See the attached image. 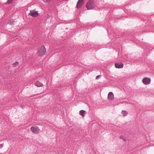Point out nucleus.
<instances>
[{"instance_id":"dca6fc26","label":"nucleus","mask_w":154,"mask_h":154,"mask_svg":"<svg viewBox=\"0 0 154 154\" xmlns=\"http://www.w3.org/2000/svg\"><path fill=\"white\" fill-rule=\"evenodd\" d=\"M100 77V75H98V76H97L96 77V79H98Z\"/></svg>"},{"instance_id":"20e7f679","label":"nucleus","mask_w":154,"mask_h":154,"mask_svg":"<svg viewBox=\"0 0 154 154\" xmlns=\"http://www.w3.org/2000/svg\"><path fill=\"white\" fill-rule=\"evenodd\" d=\"M29 14L33 17H36L38 16V13L35 10H31L30 11Z\"/></svg>"},{"instance_id":"7ed1b4c3","label":"nucleus","mask_w":154,"mask_h":154,"mask_svg":"<svg viewBox=\"0 0 154 154\" xmlns=\"http://www.w3.org/2000/svg\"><path fill=\"white\" fill-rule=\"evenodd\" d=\"M46 51V49L43 46L38 51V54L40 56H42L44 55Z\"/></svg>"},{"instance_id":"f03ea898","label":"nucleus","mask_w":154,"mask_h":154,"mask_svg":"<svg viewBox=\"0 0 154 154\" xmlns=\"http://www.w3.org/2000/svg\"><path fill=\"white\" fill-rule=\"evenodd\" d=\"M30 130L33 133L35 134H38L40 131V129L37 126L32 127Z\"/></svg>"},{"instance_id":"6e6552de","label":"nucleus","mask_w":154,"mask_h":154,"mask_svg":"<svg viewBox=\"0 0 154 154\" xmlns=\"http://www.w3.org/2000/svg\"><path fill=\"white\" fill-rule=\"evenodd\" d=\"M108 98L110 100H112L114 98V95L112 92H109L108 94Z\"/></svg>"},{"instance_id":"f257e3e1","label":"nucleus","mask_w":154,"mask_h":154,"mask_svg":"<svg viewBox=\"0 0 154 154\" xmlns=\"http://www.w3.org/2000/svg\"><path fill=\"white\" fill-rule=\"evenodd\" d=\"M86 7L88 10L93 9L94 7V2L91 0H89L87 2Z\"/></svg>"},{"instance_id":"4468645a","label":"nucleus","mask_w":154,"mask_h":154,"mask_svg":"<svg viewBox=\"0 0 154 154\" xmlns=\"http://www.w3.org/2000/svg\"><path fill=\"white\" fill-rule=\"evenodd\" d=\"M120 138L123 139L124 141L126 140V139L124 137L122 136H121L120 137Z\"/></svg>"},{"instance_id":"f8f14e48","label":"nucleus","mask_w":154,"mask_h":154,"mask_svg":"<svg viewBox=\"0 0 154 154\" xmlns=\"http://www.w3.org/2000/svg\"><path fill=\"white\" fill-rule=\"evenodd\" d=\"M122 113L124 116H126L128 114V112L125 111H122Z\"/></svg>"},{"instance_id":"f3484780","label":"nucleus","mask_w":154,"mask_h":154,"mask_svg":"<svg viewBox=\"0 0 154 154\" xmlns=\"http://www.w3.org/2000/svg\"><path fill=\"white\" fill-rule=\"evenodd\" d=\"M51 0H46V2H48L51 1Z\"/></svg>"},{"instance_id":"9b49d317","label":"nucleus","mask_w":154,"mask_h":154,"mask_svg":"<svg viewBox=\"0 0 154 154\" xmlns=\"http://www.w3.org/2000/svg\"><path fill=\"white\" fill-rule=\"evenodd\" d=\"M15 23V21H14L13 19H10L8 21V24L11 25H14V24Z\"/></svg>"},{"instance_id":"1a4fd4ad","label":"nucleus","mask_w":154,"mask_h":154,"mask_svg":"<svg viewBox=\"0 0 154 154\" xmlns=\"http://www.w3.org/2000/svg\"><path fill=\"white\" fill-rule=\"evenodd\" d=\"M35 85L38 87H41L43 86V84L38 81H37L35 83Z\"/></svg>"},{"instance_id":"9d476101","label":"nucleus","mask_w":154,"mask_h":154,"mask_svg":"<svg viewBox=\"0 0 154 154\" xmlns=\"http://www.w3.org/2000/svg\"><path fill=\"white\" fill-rule=\"evenodd\" d=\"M80 115L84 117L85 114V111L84 110H82L79 112Z\"/></svg>"},{"instance_id":"423d86ee","label":"nucleus","mask_w":154,"mask_h":154,"mask_svg":"<svg viewBox=\"0 0 154 154\" xmlns=\"http://www.w3.org/2000/svg\"><path fill=\"white\" fill-rule=\"evenodd\" d=\"M115 64V67L117 68H122L123 66V64L122 63H117Z\"/></svg>"},{"instance_id":"ddd939ff","label":"nucleus","mask_w":154,"mask_h":154,"mask_svg":"<svg viewBox=\"0 0 154 154\" xmlns=\"http://www.w3.org/2000/svg\"><path fill=\"white\" fill-rule=\"evenodd\" d=\"M13 0H8V1L6 3V4H9L11 3Z\"/></svg>"},{"instance_id":"39448f33","label":"nucleus","mask_w":154,"mask_h":154,"mask_svg":"<svg viewBox=\"0 0 154 154\" xmlns=\"http://www.w3.org/2000/svg\"><path fill=\"white\" fill-rule=\"evenodd\" d=\"M150 79L147 78H145L142 80L143 83L145 85L149 84H150Z\"/></svg>"},{"instance_id":"2eb2a0df","label":"nucleus","mask_w":154,"mask_h":154,"mask_svg":"<svg viewBox=\"0 0 154 154\" xmlns=\"http://www.w3.org/2000/svg\"><path fill=\"white\" fill-rule=\"evenodd\" d=\"M4 146V144H0V149L2 148Z\"/></svg>"},{"instance_id":"0eeeda50","label":"nucleus","mask_w":154,"mask_h":154,"mask_svg":"<svg viewBox=\"0 0 154 154\" xmlns=\"http://www.w3.org/2000/svg\"><path fill=\"white\" fill-rule=\"evenodd\" d=\"M83 4L82 0H79L76 5V7L78 8H79Z\"/></svg>"}]
</instances>
